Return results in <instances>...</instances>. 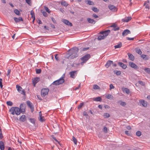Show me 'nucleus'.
<instances>
[{
  "label": "nucleus",
  "mask_w": 150,
  "mask_h": 150,
  "mask_svg": "<svg viewBox=\"0 0 150 150\" xmlns=\"http://www.w3.org/2000/svg\"><path fill=\"white\" fill-rule=\"evenodd\" d=\"M78 50V48L76 47L72 49L69 53V56L68 58L74 59L77 57L78 56L77 53Z\"/></svg>",
  "instance_id": "1"
},
{
  "label": "nucleus",
  "mask_w": 150,
  "mask_h": 150,
  "mask_svg": "<svg viewBox=\"0 0 150 150\" xmlns=\"http://www.w3.org/2000/svg\"><path fill=\"white\" fill-rule=\"evenodd\" d=\"M91 56L89 54H87L81 58V59L83 61L81 63L82 65H83L84 63L86 62L90 58Z\"/></svg>",
  "instance_id": "2"
},
{
  "label": "nucleus",
  "mask_w": 150,
  "mask_h": 150,
  "mask_svg": "<svg viewBox=\"0 0 150 150\" xmlns=\"http://www.w3.org/2000/svg\"><path fill=\"white\" fill-rule=\"evenodd\" d=\"M64 81V80L63 79V77H62L59 79L54 81L52 84L56 85H59L63 83Z\"/></svg>",
  "instance_id": "3"
},
{
  "label": "nucleus",
  "mask_w": 150,
  "mask_h": 150,
  "mask_svg": "<svg viewBox=\"0 0 150 150\" xmlns=\"http://www.w3.org/2000/svg\"><path fill=\"white\" fill-rule=\"evenodd\" d=\"M16 88L18 92L24 95H25V91L23 89L21 86L17 85L16 86Z\"/></svg>",
  "instance_id": "4"
},
{
  "label": "nucleus",
  "mask_w": 150,
  "mask_h": 150,
  "mask_svg": "<svg viewBox=\"0 0 150 150\" xmlns=\"http://www.w3.org/2000/svg\"><path fill=\"white\" fill-rule=\"evenodd\" d=\"M49 92V89L48 88H44L41 91V96H45L48 94Z\"/></svg>",
  "instance_id": "5"
},
{
  "label": "nucleus",
  "mask_w": 150,
  "mask_h": 150,
  "mask_svg": "<svg viewBox=\"0 0 150 150\" xmlns=\"http://www.w3.org/2000/svg\"><path fill=\"white\" fill-rule=\"evenodd\" d=\"M129 66L132 68L135 69H139V67L135 64L134 63L132 62H129Z\"/></svg>",
  "instance_id": "6"
},
{
  "label": "nucleus",
  "mask_w": 150,
  "mask_h": 150,
  "mask_svg": "<svg viewBox=\"0 0 150 150\" xmlns=\"http://www.w3.org/2000/svg\"><path fill=\"white\" fill-rule=\"evenodd\" d=\"M109 8L112 11H116L117 10V8L112 5H109L108 6Z\"/></svg>",
  "instance_id": "7"
},
{
  "label": "nucleus",
  "mask_w": 150,
  "mask_h": 150,
  "mask_svg": "<svg viewBox=\"0 0 150 150\" xmlns=\"http://www.w3.org/2000/svg\"><path fill=\"white\" fill-rule=\"evenodd\" d=\"M77 71H72L69 72V74L70 75L71 77L74 79L75 77V75L77 74Z\"/></svg>",
  "instance_id": "8"
},
{
  "label": "nucleus",
  "mask_w": 150,
  "mask_h": 150,
  "mask_svg": "<svg viewBox=\"0 0 150 150\" xmlns=\"http://www.w3.org/2000/svg\"><path fill=\"white\" fill-rule=\"evenodd\" d=\"M27 104L28 106L30 107L31 110V112H33L34 110V108L32 103L30 101H27Z\"/></svg>",
  "instance_id": "9"
},
{
  "label": "nucleus",
  "mask_w": 150,
  "mask_h": 150,
  "mask_svg": "<svg viewBox=\"0 0 150 150\" xmlns=\"http://www.w3.org/2000/svg\"><path fill=\"white\" fill-rule=\"evenodd\" d=\"M131 33V32L128 29L125 30L122 33V35L123 36H125L126 35Z\"/></svg>",
  "instance_id": "10"
},
{
  "label": "nucleus",
  "mask_w": 150,
  "mask_h": 150,
  "mask_svg": "<svg viewBox=\"0 0 150 150\" xmlns=\"http://www.w3.org/2000/svg\"><path fill=\"white\" fill-rule=\"evenodd\" d=\"M62 22L67 25H69L70 26H72V23L67 20L63 19L62 20Z\"/></svg>",
  "instance_id": "11"
},
{
  "label": "nucleus",
  "mask_w": 150,
  "mask_h": 150,
  "mask_svg": "<svg viewBox=\"0 0 150 150\" xmlns=\"http://www.w3.org/2000/svg\"><path fill=\"white\" fill-rule=\"evenodd\" d=\"M15 113L17 115H20L21 113L20 109L19 108L15 107Z\"/></svg>",
  "instance_id": "12"
},
{
  "label": "nucleus",
  "mask_w": 150,
  "mask_h": 150,
  "mask_svg": "<svg viewBox=\"0 0 150 150\" xmlns=\"http://www.w3.org/2000/svg\"><path fill=\"white\" fill-rule=\"evenodd\" d=\"M105 38L104 35L102 33L100 32L99 33V35L98 36L97 39L98 40H100L104 39Z\"/></svg>",
  "instance_id": "13"
},
{
  "label": "nucleus",
  "mask_w": 150,
  "mask_h": 150,
  "mask_svg": "<svg viewBox=\"0 0 150 150\" xmlns=\"http://www.w3.org/2000/svg\"><path fill=\"white\" fill-rule=\"evenodd\" d=\"M139 102L144 107H146L147 105V102L143 100H140Z\"/></svg>",
  "instance_id": "14"
},
{
  "label": "nucleus",
  "mask_w": 150,
  "mask_h": 150,
  "mask_svg": "<svg viewBox=\"0 0 150 150\" xmlns=\"http://www.w3.org/2000/svg\"><path fill=\"white\" fill-rule=\"evenodd\" d=\"M14 19L16 23L19 22L20 21H23L22 18L21 17H19L18 18L14 17Z\"/></svg>",
  "instance_id": "15"
},
{
  "label": "nucleus",
  "mask_w": 150,
  "mask_h": 150,
  "mask_svg": "<svg viewBox=\"0 0 150 150\" xmlns=\"http://www.w3.org/2000/svg\"><path fill=\"white\" fill-rule=\"evenodd\" d=\"M112 61L111 60H108L106 64L105 65V66L106 68H108L111 65H112Z\"/></svg>",
  "instance_id": "16"
},
{
  "label": "nucleus",
  "mask_w": 150,
  "mask_h": 150,
  "mask_svg": "<svg viewBox=\"0 0 150 150\" xmlns=\"http://www.w3.org/2000/svg\"><path fill=\"white\" fill-rule=\"evenodd\" d=\"M110 30H108L104 31H102L101 32L104 35V36L105 38L108 34L109 33H110Z\"/></svg>",
  "instance_id": "17"
},
{
  "label": "nucleus",
  "mask_w": 150,
  "mask_h": 150,
  "mask_svg": "<svg viewBox=\"0 0 150 150\" xmlns=\"http://www.w3.org/2000/svg\"><path fill=\"white\" fill-rule=\"evenodd\" d=\"M39 80L40 78H39L37 77L35 78L33 80V82L34 86H35L36 84L39 81Z\"/></svg>",
  "instance_id": "18"
},
{
  "label": "nucleus",
  "mask_w": 150,
  "mask_h": 150,
  "mask_svg": "<svg viewBox=\"0 0 150 150\" xmlns=\"http://www.w3.org/2000/svg\"><path fill=\"white\" fill-rule=\"evenodd\" d=\"M26 120V118L24 115H22L20 118V121L22 122L25 121Z\"/></svg>",
  "instance_id": "19"
},
{
  "label": "nucleus",
  "mask_w": 150,
  "mask_h": 150,
  "mask_svg": "<svg viewBox=\"0 0 150 150\" xmlns=\"http://www.w3.org/2000/svg\"><path fill=\"white\" fill-rule=\"evenodd\" d=\"M118 64L119 66L122 67L123 69H125L127 67V66L126 64H124L121 62H118Z\"/></svg>",
  "instance_id": "20"
},
{
  "label": "nucleus",
  "mask_w": 150,
  "mask_h": 150,
  "mask_svg": "<svg viewBox=\"0 0 150 150\" xmlns=\"http://www.w3.org/2000/svg\"><path fill=\"white\" fill-rule=\"evenodd\" d=\"M87 21H88V23H92L95 24L96 22V21L93 19L88 18L87 19Z\"/></svg>",
  "instance_id": "21"
},
{
  "label": "nucleus",
  "mask_w": 150,
  "mask_h": 150,
  "mask_svg": "<svg viewBox=\"0 0 150 150\" xmlns=\"http://www.w3.org/2000/svg\"><path fill=\"white\" fill-rule=\"evenodd\" d=\"M122 90L124 92L129 94L130 93V91L129 89L127 88H122Z\"/></svg>",
  "instance_id": "22"
},
{
  "label": "nucleus",
  "mask_w": 150,
  "mask_h": 150,
  "mask_svg": "<svg viewBox=\"0 0 150 150\" xmlns=\"http://www.w3.org/2000/svg\"><path fill=\"white\" fill-rule=\"evenodd\" d=\"M132 19L131 17H128L125 18L123 19L122 21L124 22H128L130 20Z\"/></svg>",
  "instance_id": "23"
},
{
  "label": "nucleus",
  "mask_w": 150,
  "mask_h": 150,
  "mask_svg": "<svg viewBox=\"0 0 150 150\" xmlns=\"http://www.w3.org/2000/svg\"><path fill=\"white\" fill-rule=\"evenodd\" d=\"M23 104H21L20 106V109L21 113H24L25 111V108H23Z\"/></svg>",
  "instance_id": "24"
},
{
  "label": "nucleus",
  "mask_w": 150,
  "mask_h": 150,
  "mask_svg": "<svg viewBox=\"0 0 150 150\" xmlns=\"http://www.w3.org/2000/svg\"><path fill=\"white\" fill-rule=\"evenodd\" d=\"M0 149L1 150H4V144L2 141H0Z\"/></svg>",
  "instance_id": "25"
},
{
  "label": "nucleus",
  "mask_w": 150,
  "mask_h": 150,
  "mask_svg": "<svg viewBox=\"0 0 150 150\" xmlns=\"http://www.w3.org/2000/svg\"><path fill=\"white\" fill-rule=\"evenodd\" d=\"M128 55L129 59L132 61H134V57L132 54L128 53Z\"/></svg>",
  "instance_id": "26"
},
{
  "label": "nucleus",
  "mask_w": 150,
  "mask_h": 150,
  "mask_svg": "<svg viewBox=\"0 0 150 150\" xmlns=\"http://www.w3.org/2000/svg\"><path fill=\"white\" fill-rule=\"evenodd\" d=\"M15 107H12L9 110V111L11 112V114L14 115L15 114Z\"/></svg>",
  "instance_id": "27"
},
{
  "label": "nucleus",
  "mask_w": 150,
  "mask_h": 150,
  "mask_svg": "<svg viewBox=\"0 0 150 150\" xmlns=\"http://www.w3.org/2000/svg\"><path fill=\"white\" fill-rule=\"evenodd\" d=\"M93 99L94 100L96 101H101L102 100V98L100 97L93 98Z\"/></svg>",
  "instance_id": "28"
},
{
  "label": "nucleus",
  "mask_w": 150,
  "mask_h": 150,
  "mask_svg": "<svg viewBox=\"0 0 150 150\" xmlns=\"http://www.w3.org/2000/svg\"><path fill=\"white\" fill-rule=\"evenodd\" d=\"M14 12L17 15L20 16L21 15V13L20 11L17 9H15L14 11Z\"/></svg>",
  "instance_id": "29"
},
{
  "label": "nucleus",
  "mask_w": 150,
  "mask_h": 150,
  "mask_svg": "<svg viewBox=\"0 0 150 150\" xmlns=\"http://www.w3.org/2000/svg\"><path fill=\"white\" fill-rule=\"evenodd\" d=\"M122 46V44L121 42H120L118 44L115 45L114 47L115 49L120 48Z\"/></svg>",
  "instance_id": "30"
},
{
  "label": "nucleus",
  "mask_w": 150,
  "mask_h": 150,
  "mask_svg": "<svg viewBox=\"0 0 150 150\" xmlns=\"http://www.w3.org/2000/svg\"><path fill=\"white\" fill-rule=\"evenodd\" d=\"M141 56L142 58L145 60H148V59L146 55L142 54L141 55Z\"/></svg>",
  "instance_id": "31"
},
{
  "label": "nucleus",
  "mask_w": 150,
  "mask_h": 150,
  "mask_svg": "<svg viewBox=\"0 0 150 150\" xmlns=\"http://www.w3.org/2000/svg\"><path fill=\"white\" fill-rule=\"evenodd\" d=\"M61 4L62 5L64 6L65 7H67L68 5V4L65 1H63L62 2Z\"/></svg>",
  "instance_id": "32"
},
{
  "label": "nucleus",
  "mask_w": 150,
  "mask_h": 150,
  "mask_svg": "<svg viewBox=\"0 0 150 150\" xmlns=\"http://www.w3.org/2000/svg\"><path fill=\"white\" fill-rule=\"evenodd\" d=\"M92 10L94 12L97 13L99 11V10L97 8L95 7H93L92 8Z\"/></svg>",
  "instance_id": "33"
},
{
  "label": "nucleus",
  "mask_w": 150,
  "mask_h": 150,
  "mask_svg": "<svg viewBox=\"0 0 150 150\" xmlns=\"http://www.w3.org/2000/svg\"><path fill=\"white\" fill-rule=\"evenodd\" d=\"M86 2L87 1V4L89 5H94V3L90 0H87L86 1Z\"/></svg>",
  "instance_id": "34"
},
{
  "label": "nucleus",
  "mask_w": 150,
  "mask_h": 150,
  "mask_svg": "<svg viewBox=\"0 0 150 150\" xmlns=\"http://www.w3.org/2000/svg\"><path fill=\"white\" fill-rule=\"evenodd\" d=\"M103 116L105 118H108L110 117L109 114L107 113H104Z\"/></svg>",
  "instance_id": "35"
},
{
  "label": "nucleus",
  "mask_w": 150,
  "mask_h": 150,
  "mask_svg": "<svg viewBox=\"0 0 150 150\" xmlns=\"http://www.w3.org/2000/svg\"><path fill=\"white\" fill-rule=\"evenodd\" d=\"M93 88L94 89H100V87L97 85H94Z\"/></svg>",
  "instance_id": "36"
},
{
  "label": "nucleus",
  "mask_w": 150,
  "mask_h": 150,
  "mask_svg": "<svg viewBox=\"0 0 150 150\" xmlns=\"http://www.w3.org/2000/svg\"><path fill=\"white\" fill-rule=\"evenodd\" d=\"M39 121L41 122H43L45 120V119H44V117L43 116H42V117H39Z\"/></svg>",
  "instance_id": "37"
},
{
  "label": "nucleus",
  "mask_w": 150,
  "mask_h": 150,
  "mask_svg": "<svg viewBox=\"0 0 150 150\" xmlns=\"http://www.w3.org/2000/svg\"><path fill=\"white\" fill-rule=\"evenodd\" d=\"M136 52L139 54H141L142 53V52L141 50L139 49H137L136 50Z\"/></svg>",
  "instance_id": "38"
},
{
  "label": "nucleus",
  "mask_w": 150,
  "mask_h": 150,
  "mask_svg": "<svg viewBox=\"0 0 150 150\" xmlns=\"http://www.w3.org/2000/svg\"><path fill=\"white\" fill-rule=\"evenodd\" d=\"M30 15L31 16V18H34V17H35V13L32 10L31 11Z\"/></svg>",
  "instance_id": "39"
},
{
  "label": "nucleus",
  "mask_w": 150,
  "mask_h": 150,
  "mask_svg": "<svg viewBox=\"0 0 150 150\" xmlns=\"http://www.w3.org/2000/svg\"><path fill=\"white\" fill-rule=\"evenodd\" d=\"M144 71L149 74H150V69L149 68H145Z\"/></svg>",
  "instance_id": "40"
},
{
  "label": "nucleus",
  "mask_w": 150,
  "mask_h": 150,
  "mask_svg": "<svg viewBox=\"0 0 150 150\" xmlns=\"http://www.w3.org/2000/svg\"><path fill=\"white\" fill-rule=\"evenodd\" d=\"M41 13L43 14V16H44L45 17H47V14L46 12H45L44 11H41Z\"/></svg>",
  "instance_id": "41"
},
{
  "label": "nucleus",
  "mask_w": 150,
  "mask_h": 150,
  "mask_svg": "<svg viewBox=\"0 0 150 150\" xmlns=\"http://www.w3.org/2000/svg\"><path fill=\"white\" fill-rule=\"evenodd\" d=\"M114 73L115 74H116L117 75H119L121 74V72L120 71H114Z\"/></svg>",
  "instance_id": "42"
},
{
  "label": "nucleus",
  "mask_w": 150,
  "mask_h": 150,
  "mask_svg": "<svg viewBox=\"0 0 150 150\" xmlns=\"http://www.w3.org/2000/svg\"><path fill=\"white\" fill-rule=\"evenodd\" d=\"M72 140H73V141L74 142V144L76 145L77 144V139H76V138L74 137H73V138H72Z\"/></svg>",
  "instance_id": "43"
},
{
  "label": "nucleus",
  "mask_w": 150,
  "mask_h": 150,
  "mask_svg": "<svg viewBox=\"0 0 150 150\" xmlns=\"http://www.w3.org/2000/svg\"><path fill=\"white\" fill-rule=\"evenodd\" d=\"M136 135L138 137H139L141 135V132L139 131H138L136 133Z\"/></svg>",
  "instance_id": "44"
},
{
  "label": "nucleus",
  "mask_w": 150,
  "mask_h": 150,
  "mask_svg": "<svg viewBox=\"0 0 150 150\" xmlns=\"http://www.w3.org/2000/svg\"><path fill=\"white\" fill-rule=\"evenodd\" d=\"M6 103L9 106H12L13 104L12 102L11 101H7Z\"/></svg>",
  "instance_id": "45"
},
{
  "label": "nucleus",
  "mask_w": 150,
  "mask_h": 150,
  "mask_svg": "<svg viewBox=\"0 0 150 150\" xmlns=\"http://www.w3.org/2000/svg\"><path fill=\"white\" fill-rule=\"evenodd\" d=\"M44 8L46 12H47L48 13H50V11L49 10V9L47 7L45 6Z\"/></svg>",
  "instance_id": "46"
},
{
  "label": "nucleus",
  "mask_w": 150,
  "mask_h": 150,
  "mask_svg": "<svg viewBox=\"0 0 150 150\" xmlns=\"http://www.w3.org/2000/svg\"><path fill=\"white\" fill-rule=\"evenodd\" d=\"M36 72L37 74H40L41 72V70L40 69H36Z\"/></svg>",
  "instance_id": "47"
},
{
  "label": "nucleus",
  "mask_w": 150,
  "mask_h": 150,
  "mask_svg": "<svg viewBox=\"0 0 150 150\" xmlns=\"http://www.w3.org/2000/svg\"><path fill=\"white\" fill-rule=\"evenodd\" d=\"M55 58L57 61H59V57L58 56V55L57 54H55Z\"/></svg>",
  "instance_id": "48"
},
{
  "label": "nucleus",
  "mask_w": 150,
  "mask_h": 150,
  "mask_svg": "<svg viewBox=\"0 0 150 150\" xmlns=\"http://www.w3.org/2000/svg\"><path fill=\"white\" fill-rule=\"evenodd\" d=\"M83 105V103H81L80 105H79L78 107V109H81L82 107V106Z\"/></svg>",
  "instance_id": "49"
},
{
  "label": "nucleus",
  "mask_w": 150,
  "mask_h": 150,
  "mask_svg": "<svg viewBox=\"0 0 150 150\" xmlns=\"http://www.w3.org/2000/svg\"><path fill=\"white\" fill-rule=\"evenodd\" d=\"M11 72V69H9L8 70L7 76L9 77L10 76V73Z\"/></svg>",
  "instance_id": "50"
},
{
  "label": "nucleus",
  "mask_w": 150,
  "mask_h": 150,
  "mask_svg": "<svg viewBox=\"0 0 150 150\" xmlns=\"http://www.w3.org/2000/svg\"><path fill=\"white\" fill-rule=\"evenodd\" d=\"M103 131L105 133H107L108 132V129L106 127H104L103 128Z\"/></svg>",
  "instance_id": "51"
},
{
  "label": "nucleus",
  "mask_w": 150,
  "mask_h": 150,
  "mask_svg": "<svg viewBox=\"0 0 150 150\" xmlns=\"http://www.w3.org/2000/svg\"><path fill=\"white\" fill-rule=\"evenodd\" d=\"M30 122L33 124H35V120L34 119L30 118Z\"/></svg>",
  "instance_id": "52"
},
{
  "label": "nucleus",
  "mask_w": 150,
  "mask_h": 150,
  "mask_svg": "<svg viewBox=\"0 0 150 150\" xmlns=\"http://www.w3.org/2000/svg\"><path fill=\"white\" fill-rule=\"evenodd\" d=\"M138 83L142 86H144L145 85V83L142 81H139Z\"/></svg>",
  "instance_id": "53"
},
{
  "label": "nucleus",
  "mask_w": 150,
  "mask_h": 150,
  "mask_svg": "<svg viewBox=\"0 0 150 150\" xmlns=\"http://www.w3.org/2000/svg\"><path fill=\"white\" fill-rule=\"evenodd\" d=\"M3 138V136L2 133L1 129H0V139H1Z\"/></svg>",
  "instance_id": "54"
},
{
  "label": "nucleus",
  "mask_w": 150,
  "mask_h": 150,
  "mask_svg": "<svg viewBox=\"0 0 150 150\" xmlns=\"http://www.w3.org/2000/svg\"><path fill=\"white\" fill-rule=\"evenodd\" d=\"M121 103H120V105L122 106H125L126 105V103L125 102H122L121 101Z\"/></svg>",
  "instance_id": "55"
},
{
  "label": "nucleus",
  "mask_w": 150,
  "mask_h": 150,
  "mask_svg": "<svg viewBox=\"0 0 150 150\" xmlns=\"http://www.w3.org/2000/svg\"><path fill=\"white\" fill-rule=\"evenodd\" d=\"M130 132L129 131H125V134L128 135H130Z\"/></svg>",
  "instance_id": "56"
},
{
  "label": "nucleus",
  "mask_w": 150,
  "mask_h": 150,
  "mask_svg": "<svg viewBox=\"0 0 150 150\" xmlns=\"http://www.w3.org/2000/svg\"><path fill=\"white\" fill-rule=\"evenodd\" d=\"M115 87L113 86V85L112 84H110V90H111V89L114 88Z\"/></svg>",
  "instance_id": "57"
},
{
  "label": "nucleus",
  "mask_w": 150,
  "mask_h": 150,
  "mask_svg": "<svg viewBox=\"0 0 150 150\" xmlns=\"http://www.w3.org/2000/svg\"><path fill=\"white\" fill-rule=\"evenodd\" d=\"M113 96L110 94H108L106 96V98L108 99H110Z\"/></svg>",
  "instance_id": "58"
},
{
  "label": "nucleus",
  "mask_w": 150,
  "mask_h": 150,
  "mask_svg": "<svg viewBox=\"0 0 150 150\" xmlns=\"http://www.w3.org/2000/svg\"><path fill=\"white\" fill-rule=\"evenodd\" d=\"M119 29H120L119 27H117L116 28H113V29H112V30H114L115 31H116L119 30Z\"/></svg>",
  "instance_id": "59"
},
{
  "label": "nucleus",
  "mask_w": 150,
  "mask_h": 150,
  "mask_svg": "<svg viewBox=\"0 0 150 150\" xmlns=\"http://www.w3.org/2000/svg\"><path fill=\"white\" fill-rule=\"evenodd\" d=\"M111 27H113L114 28H115L117 27V25L115 23L113 24L112 25L110 26Z\"/></svg>",
  "instance_id": "60"
},
{
  "label": "nucleus",
  "mask_w": 150,
  "mask_h": 150,
  "mask_svg": "<svg viewBox=\"0 0 150 150\" xmlns=\"http://www.w3.org/2000/svg\"><path fill=\"white\" fill-rule=\"evenodd\" d=\"M83 116H88V114L87 113V112L85 111H84L83 112Z\"/></svg>",
  "instance_id": "61"
},
{
  "label": "nucleus",
  "mask_w": 150,
  "mask_h": 150,
  "mask_svg": "<svg viewBox=\"0 0 150 150\" xmlns=\"http://www.w3.org/2000/svg\"><path fill=\"white\" fill-rule=\"evenodd\" d=\"M92 16L93 17H94V18H97L98 17V16L96 14H93L92 15Z\"/></svg>",
  "instance_id": "62"
},
{
  "label": "nucleus",
  "mask_w": 150,
  "mask_h": 150,
  "mask_svg": "<svg viewBox=\"0 0 150 150\" xmlns=\"http://www.w3.org/2000/svg\"><path fill=\"white\" fill-rule=\"evenodd\" d=\"M53 22L54 23H56V20H55V19L54 18L52 17L51 18Z\"/></svg>",
  "instance_id": "63"
},
{
  "label": "nucleus",
  "mask_w": 150,
  "mask_h": 150,
  "mask_svg": "<svg viewBox=\"0 0 150 150\" xmlns=\"http://www.w3.org/2000/svg\"><path fill=\"white\" fill-rule=\"evenodd\" d=\"M25 1L28 4H30L31 3V0H25Z\"/></svg>",
  "instance_id": "64"
}]
</instances>
